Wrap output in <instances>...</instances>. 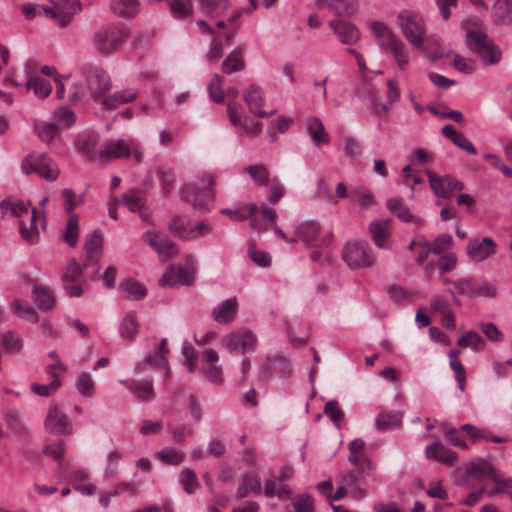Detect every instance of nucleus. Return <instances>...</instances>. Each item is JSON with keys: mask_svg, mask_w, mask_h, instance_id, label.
I'll use <instances>...</instances> for the list:
<instances>
[{"mask_svg": "<svg viewBox=\"0 0 512 512\" xmlns=\"http://www.w3.org/2000/svg\"><path fill=\"white\" fill-rule=\"evenodd\" d=\"M129 31L121 24L101 26L94 33L93 43L97 51L104 55L116 52L128 39Z\"/></svg>", "mask_w": 512, "mask_h": 512, "instance_id": "f257e3e1", "label": "nucleus"}, {"mask_svg": "<svg viewBox=\"0 0 512 512\" xmlns=\"http://www.w3.org/2000/svg\"><path fill=\"white\" fill-rule=\"evenodd\" d=\"M397 24L406 38L414 47L421 48L426 36V24L423 17L412 10H402L397 16Z\"/></svg>", "mask_w": 512, "mask_h": 512, "instance_id": "f03ea898", "label": "nucleus"}, {"mask_svg": "<svg viewBox=\"0 0 512 512\" xmlns=\"http://www.w3.org/2000/svg\"><path fill=\"white\" fill-rule=\"evenodd\" d=\"M468 48L478 53L486 65H493L500 61L501 50L483 31H469L466 34Z\"/></svg>", "mask_w": 512, "mask_h": 512, "instance_id": "7ed1b4c3", "label": "nucleus"}, {"mask_svg": "<svg viewBox=\"0 0 512 512\" xmlns=\"http://www.w3.org/2000/svg\"><path fill=\"white\" fill-rule=\"evenodd\" d=\"M21 169L26 175L36 173L38 176L55 181L60 174L57 163L43 153H31L27 155L21 164Z\"/></svg>", "mask_w": 512, "mask_h": 512, "instance_id": "20e7f679", "label": "nucleus"}, {"mask_svg": "<svg viewBox=\"0 0 512 512\" xmlns=\"http://www.w3.org/2000/svg\"><path fill=\"white\" fill-rule=\"evenodd\" d=\"M169 349L167 347V339L163 338L153 352L148 353L142 360L134 365V373L142 374L150 369H164V378L170 377V368L167 359Z\"/></svg>", "mask_w": 512, "mask_h": 512, "instance_id": "39448f33", "label": "nucleus"}, {"mask_svg": "<svg viewBox=\"0 0 512 512\" xmlns=\"http://www.w3.org/2000/svg\"><path fill=\"white\" fill-rule=\"evenodd\" d=\"M100 156L108 161L132 156L139 163L143 159V153L134 140L109 141L101 148Z\"/></svg>", "mask_w": 512, "mask_h": 512, "instance_id": "423d86ee", "label": "nucleus"}, {"mask_svg": "<svg viewBox=\"0 0 512 512\" xmlns=\"http://www.w3.org/2000/svg\"><path fill=\"white\" fill-rule=\"evenodd\" d=\"M181 197L190 203L194 209L207 212L211 209L214 201V191L207 188H198L194 184H186L181 189Z\"/></svg>", "mask_w": 512, "mask_h": 512, "instance_id": "0eeeda50", "label": "nucleus"}, {"mask_svg": "<svg viewBox=\"0 0 512 512\" xmlns=\"http://www.w3.org/2000/svg\"><path fill=\"white\" fill-rule=\"evenodd\" d=\"M141 240L143 243L150 246L163 262L174 258L179 253L176 244L166 237H163L157 231L149 230L144 232L141 235Z\"/></svg>", "mask_w": 512, "mask_h": 512, "instance_id": "6e6552de", "label": "nucleus"}, {"mask_svg": "<svg viewBox=\"0 0 512 512\" xmlns=\"http://www.w3.org/2000/svg\"><path fill=\"white\" fill-rule=\"evenodd\" d=\"M141 240L143 243L150 246L163 262L174 258L179 253L176 244L166 237H163L157 231L149 230L144 232L141 235Z\"/></svg>", "mask_w": 512, "mask_h": 512, "instance_id": "1a4fd4ad", "label": "nucleus"}, {"mask_svg": "<svg viewBox=\"0 0 512 512\" xmlns=\"http://www.w3.org/2000/svg\"><path fill=\"white\" fill-rule=\"evenodd\" d=\"M319 233L320 225L315 221L303 222L295 227V234L307 247L321 248L331 243V234L319 236Z\"/></svg>", "mask_w": 512, "mask_h": 512, "instance_id": "9d476101", "label": "nucleus"}, {"mask_svg": "<svg viewBox=\"0 0 512 512\" xmlns=\"http://www.w3.org/2000/svg\"><path fill=\"white\" fill-rule=\"evenodd\" d=\"M81 10L79 0H58L52 7H48L46 17L54 20L59 27H66L73 16Z\"/></svg>", "mask_w": 512, "mask_h": 512, "instance_id": "9b49d317", "label": "nucleus"}, {"mask_svg": "<svg viewBox=\"0 0 512 512\" xmlns=\"http://www.w3.org/2000/svg\"><path fill=\"white\" fill-rule=\"evenodd\" d=\"M81 10L79 0H58L52 7H48L46 17L54 20L59 27H66L73 16Z\"/></svg>", "mask_w": 512, "mask_h": 512, "instance_id": "f8f14e48", "label": "nucleus"}, {"mask_svg": "<svg viewBox=\"0 0 512 512\" xmlns=\"http://www.w3.org/2000/svg\"><path fill=\"white\" fill-rule=\"evenodd\" d=\"M45 430L54 435H71L73 425L67 415L58 406H50L44 422Z\"/></svg>", "mask_w": 512, "mask_h": 512, "instance_id": "ddd939ff", "label": "nucleus"}, {"mask_svg": "<svg viewBox=\"0 0 512 512\" xmlns=\"http://www.w3.org/2000/svg\"><path fill=\"white\" fill-rule=\"evenodd\" d=\"M466 476L468 479H490L498 485L505 487L512 486V480H500L497 471L486 460L477 459L471 461L466 467Z\"/></svg>", "mask_w": 512, "mask_h": 512, "instance_id": "4468645a", "label": "nucleus"}, {"mask_svg": "<svg viewBox=\"0 0 512 512\" xmlns=\"http://www.w3.org/2000/svg\"><path fill=\"white\" fill-rule=\"evenodd\" d=\"M427 175L430 187L437 197L448 198L455 191L464 188L463 183L451 175L438 176L431 171H427Z\"/></svg>", "mask_w": 512, "mask_h": 512, "instance_id": "2eb2a0df", "label": "nucleus"}, {"mask_svg": "<svg viewBox=\"0 0 512 512\" xmlns=\"http://www.w3.org/2000/svg\"><path fill=\"white\" fill-rule=\"evenodd\" d=\"M86 81L91 97L102 105V100L107 98L105 93L112 87L109 75L102 70H91L86 74Z\"/></svg>", "mask_w": 512, "mask_h": 512, "instance_id": "dca6fc26", "label": "nucleus"}, {"mask_svg": "<svg viewBox=\"0 0 512 512\" xmlns=\"http://www.w3.org/2000/svg\"><path fill=\"white\" fill-rule=\"evenodd\" d=\"M24 69L27 79L24 88L33 90L34 94L40 99L47 98L52 92V85L48 80L36 75L38 71L36 64L27 62Z\"/></svg>", "mask_w": 512, "mask_h": 512, "instance_id": "f3484780", "label": "nucleus"}, {"mask_svg": "<svg viewBox=\"0 0 512 512\" xmlns=\"http://www.w3.org/2000/svg\"><path fill=\"white\" fill-rule=\"evenodd\" d=\"M44 227V218L35 208L29 216L19 221L20 234L27 242L33 244L39 240L40 230Z\"/></svg>", "mask_w": 512, "mask_h": 512, "instance_id": "a211bd4d", "label": "nucleus"}, {"mask_svg": "<svg viewBox=\"0 0 512 512\" xmlns=\"http://www.w3.org/2000/svg\"><path fill=\"white\" fill-rule=\"evenodd\" d=\"M497 245L490 237L482 239H472L466 246L469 258L473 261L480 262L496 253Z\"/></svg>", "mask_w": 512, "mask_h": 512, "instance_id": "6ab92c4d", "label": "nucleus"}, {"mask_svg": "<svg viewBox=\"0 0 512 512\" xmlns=\"http://www.w3.org/2000/svg\"><path fill=\"white\" fill-rule=\"evenodd\" d=\"M391 220L390 219H379L370 222L369 233L374 244L384 250L391 248L390 236H391Z\"/></svg>", "mask_w": 512, "mask_h": 512, "instance_id": "aec40b11", "label": "nucleus"}, {"mask_svg": "<svg viewBox=\"0 0 512 512\" xmlns=\"http://www.w3.org/2000/svg\"><path fill=\"white\" fill-rule=\"evenodd\" d=\"M119 383L125 386L134 397L141 402L152 401L155 397L153 380H119Z\"/></svg>", "mask_w": 512, "mask_h": 512, "instance_id": "412c9836", "label": "nucleus"}, {"mask_svg": "<svg viewBox=\"0 0 512 512\" xmlns=\"http://www.w3.org/2000/svg\"><path fill=\"white\" fill-rule=\"evenodd\" d=\"M290 371V363L283 356L268 357L260 369V378L267 380L273 375L287 377Z\"/></svg>", "mask_w": 512, "mask_h": 512, "instance_id": "4be33fe9", "label": "nucleus"}, {"mask_svg": "<svg viewBox=\"0 0 512 512\" xmlns=\"http://www.w3.org/2000/svg\"><path fill=\"white\" fill-rule=\"evenodd\" d=\"M243 98L252 114L260 118L273 114V112L268 114L262 109L264 105V93L260 87L255 85L249 86L245 91Z\"/></svg>", "mask_w": 512, "mask_h": 512, "instance_id": "5701e85b", "label": "nucleus"}, {"mask_svg": "<svg viewBox=\"0 0 512 512\" xmlns=\"http://www.w3.org/2000/svg\"><path fill=\"white\" fill-rule=\"evenodd\" d=\"M384 53L391 54L400 70H405L410 61V53L406 44L398 36L391 41L382 50Z\"/></svg>", "mask_w": 512, "mask_h": 512, "instance_id": "b1692460", "label": "nucleus"}, {"mask_svg": "<svg viewBox=\"0 0 512 512\" xmlns=\"http://www.w3.org/2000/svg\"><path fill=\"white\" fill-rule=\"evenodd\" d=\"M193 278L194 273L188 268L180 267L175 269L173 267H169L159 280V283L162 286L172 287L178 284H190L193 281Z\"/></svg>", "mask_w": 512, "mask_h": 512, "instance_id": "393cba45", "label": "nucleus"}, {"mask_svg": "<svg viewBox=\"0 0 512 512\" xmlns=\"http://www.w3.org/2000/svg\"><path fill=\"white\" fill-rule=\"evenodd\" d=\"M238 312V303L235 298L222 301L212 310V318L219 324H229Z\"/></svg>", "mask_w": 512, "mask_h": 512, "instance_id": "a878e982", "label": "nucleus"}, {"mask_svg": "<svg viewBox=\"0 0 512 512\" xmlns=\"http://www.w3.org/2000/svg\"><path fill=\"white\" fill-rule=\"evenodd\" d=\"M387 209L396 216L400 221L404 223H411L414 225H419L421 223V219L410 213L409 209L405 206L402 198L400 197H391L387 199L386 202Z\"/></svg>", "mask_w": 512, "mask_h": 512, "instance_id": "bb28decb", "label": "nucleus"}, {"mask_svg": "<svg viewBox=\"0 0 512 512\" xmlns=\"http://www.w3.org/2000/svg\"><path fill=\"white\" fill-rule=\"evenodd\" d=\"M121 203L132 212H138L144 222L151 221V213L145 206L143 198L136 191H129L122 195Z\"/></svg>", "mask_w": 512, "mask_h": 512, "instance_id": "cd10ccee", "label": "nucleus"}, {"mask_svg": "<svg viewBox=\"0 0 512 512\" xmlns=\"http://www.w3.org/2000/svg\"><path fill=\"white\" fill-rule=\"evenodd\" d=\"M307 132L314 145H326L330 141V137L326 132L322 121L316 116H309L305 120Z\"/></svg>", "mask_w": 512, "mask_h": 512, "instance_id": "c85d7f7f", "label": "nucleus"}, {"mask_svg": "<svg viewBox=\"0 0 512 512\" xmlns=\"http://www.w3.org/2000/svg\"><path fill=\"white\" fill-rule=\"evenodd\" d=\"M425 453L427 458L434 459L449 466H453L457 462V454L438 442L427 446Z\"/></svg>", "mask_w": 512, "mask_h": 512, "instance_id": "c756f323", "label": "nucleus"}, {"mask_svg": "<svg viewBox=\"0 0 512 512\" xmlns=\"http://www.w3.org/2000/svg\"><path fill=\"white\" fill-rule=\"evenodd\" d=\"M442 134L449 139L459 149L475 155L477 150L472 142L460 131H456L451 124H446L442 128Z\"/></svg>", "mask_w": 512, "mask_h": 512, "instance_id": "7c9ffc66", "label": "nucleus"}, {"mask_svg": "<svg viewBox=\"0 0 512 512\" xmlns=\"http://www.w3.org/2000/svg\"><path fill=\"white\" fill-rule=\"evenodd\" d=\"M492 21L499 26L512 25V1L496 0L493 4Z\"/></svg>", "mask_w": 512, "mask_h": 512, "instance_id": "2f4dec72", "label": "nucleus"}, {"mask_svg": "<svg viewBox=\"0 0 512 512\" xmlns=\"http://www.w3.org/2000/svg\"><path fill=\"white\" fill-rule=\"evenodd\" d=\"M261 492V481L255 471H250L242 475L239 479L237 497L244 498L249 493L259 494Z\"/></svg>", "mask_w": 512, "mask_h": 512, "instance_id": "473e14b6", "label": "nucleus"}, {"mask_svg": "<svg viewBox=\"0 0 512 512\" xmlns=\"http://www.w3.org/2000/svg\"><path fill=\"white\" fill-rule=\"evenodd\" d=\"M369 29L376 38L381 50L397 37L393 30L383 21H371Z\"/></svg>", "mask_w": 512, "mask_h": 512, "instance_id": "72a5a7b5", "label": "nucleus"}, {"mask_svg": "<svg viewBox=\"0 0 512 512\" xmlns=\"http://www.w3.org/2000/svg\"><path fill=\"white\" fill-rule=\"evenodd\" d=\"M112 12L121 18H134L140 10V3L138 0H112Z\"/></svg>", "mask_w": 512, "mask_h": 512, "instance_id": "f704fd0d", "label": "nucleus"}, {"mask_svg": "<svg viewBox=\"0 0 512 512\" xmlns=\"http://www.w3.org/2000/svg\"><path fill=\"white\" fill-rule=\"evenodd\" d=\"M460 430L465 431L473 443L480 440H485L486 442L491 443H503L506 441L503 437L494 436L490 431L478 428L469 423L463 424L460 427Z\"/></svg>", "mask_w": 512, "mask_h": 512, "instance_id": "c9c22d12", "label": "nucleus"}, {"mask_svg": "<svg viewBox=\"0 0 512 512\" xmlns=\"http://www.w3.org/2000/svg\"><path fill=\"white\" fill-rule=\"evenodd\" d=\"M137 95L136 90L131 88L116 91L112 96L102 100V106L104 109H115L122 104L134 101Z\"/></svg>", "mask_w": 512, "mask_h": 512, "instance_id": "e433bc0d", "label": "nucleus"}, {"mask_svg": "<svg viewBox=\"0 0 512 512\" xmlns=\"http://www.w3.org/2000/svg\"><path fill=\"white\" fill-rule=\"evenodd\" d=\"M34 301L37 307L42 311H50L55 305V298L52 291L43 285H34L33 287Z\"/></svg>", "mask_w": 512, "mask_h": 512, "instance_id": "4c0bfd02", "label": "nucleus"}, {"mask_svg": "<svg viewBox=\"0 0 512 512\" xmlns=\"http://www.w3.org/2000/svg\"><path fill=\"white\" fill-rule=\"evenodd\" d=\"M459 349H452L448 353L450 367L454 372L455 380L458 384L459 389L464 392L466 385V371L459 359L460 356Z\"/></svg>", "mask_w": 512, "mask_h": 512, "instance_id": "58836bf2", "label": "nucleus"}, {"mask_svg": "<svg viewBox=\"0 0 512 512\" xmlns=\"http://www.w3.org/2000/svg\"><path fill=\"white\" fill-rule=\"evenodd\" d=\"M375 262L373 250L362 243H354V267L366 268Z\"/></svg>", "mask_w": 512, "mask_h": 512, "instance_id": "ea45409f", "label": "nucleus"}, {"mask_svg": "<svg viewBox=\"0 0 512 512\" xmlns=\"http://www.w3.org/2000/svg\"><path fill=\"white\" fill-rule=\"evenodd\" d=\"M167 4L172 17L176 20L189 18L193 13L192 0H168Z\"/></svg>", "mask_w": 512, "mask_h": 512, "instance_id": "a19ab883", "label": "nucleus"}, {"mask_svg": "<svg viewBox=\"0 0 512 512\" xmlns=\"http://www.w3.org/2000/svg\"><path fill=\"white\" fill-rule=\"evenodd\" d=\"M403 414L399 411H384L377 415L375 419V427L384 431L394 426L401 425Z\"/></svg>", "mask_w": 512, "mask_h": 512, "instance_id": "79ce46f5", "label": "nucleus"}, {"mask_svg": "<svg viewBox=\"0 0 512 512\" xmlns=\"http://www.w3.org/2000/svg\"><path fill=\"white\" fill-rule=\"evenodd\" d=\"M354 473L359 470L361 475H368L371 471L370 460L361 453L364 447V441L361 439H354Z\"/></svg>", "mask_w": 512, "mask_h": 512, "instance_id": "37998d69", "label": "nucleus"}, {"mask_svg": "<svg viewBox=\"0 0 512 512\" xmlns=\"http://www.w3.org/2000/svg\"><path fill=\"white\" fill-rule=\"evenodd\" d=\"M200 10L209 17L223 14L229 7L228 0H197Z\"/></svg>", "mask_w": 512, "mask_h": 512, "instance_id": "c03bdc74", "label": "nucleus"}, {"mask_svg": "<svg viewBox=\"0 0 512 512\" xmlns=\"http://www.w3.org/2000/svg\"><path fill=\"white\" fill-rule=\"evenodd\" d=\"M318 4L321 8L329 9L338 17L349 18L350 16V0H320Z\"/></svg>", "mask_w": 512, "mask_h": 512, "instance_id": "a18cd8bd", "label": "nucleus"}, {"mask_svg": "<svg viewBox=\"0 0 512 512\" xmlns=\"http://www.w3.org/2000/svg\"><path fill=\"white\" fill-rule=\"evenodd\" d=\"M121 291L125 298L140 300L145 297L147 291L146 288L139 282L127 279L120 284Z\"/></svg>", "mask_w": 512, "mask_h": 512, "instance_id": "49530a36", "label": "nucleus"}, {"mask_svg": "<svg viewBox=\"0 0 512 512\" xmlns=\"http://www.w3.org/2000/svg\"><path fill=\"white\" fill-rule=\"evenodd\" d=\"M245 66L243 53L240 49H234L223 61L222 70L226 74L241 71Z\"/></svg>", "mask_w": 512, "mask_h": 512, "instance_id": "de8ad7c7", "label": "nucleus"}, {"mask_svg": "<svg viewBox=\"0 0 512 512\" xmlns=\"http://www.w3.org/2000/svg\"><path fill=\"white\" fill-rule=\"evenodd\" d=\"M138 326L136 314L134 312L127 313L120 325V336L124 339L134 340L138 333Z\"/></svg>", "mask_w": 512, "mask_h": 512, "instance_id": "09e8293b", "label": "nucleus"}, {"mask_svg": "<svg viewBox=\"0 0 512 512\" xmlns=\"http://www.w3.org/2000/svg\"><path fill=\"white\" fill-rule=\"evenodd\" d=\"M79 236V216L71 214L68 216L63 238L70 247H75Z\"/></svg>", "mask_w": 512, "mask_h": 512, "instance_id": "8fccbe9b", "label": "nucleus"}, {"mask_svg": "<svg viewBox=\"0 0 512 512\" xmlns=\"http://www.w3.org/2000/svg\"><path fill=\"white\" fill-rule=\"evenodd\" d=\"M11 309L12 312L20 318H24L33 323L38 321V315L35 309L25 301L15 299L11 303Z\"/></svg>", "mask_w": 512, "mask_h": 512, "instance_id": "3c124183", "label": "nucleus"}, {"mask_svg": "<svg viewBox=\"0 0 512 512\" xmlns=\"http://www.w3.org/2000/svg\"><path fill=\"white\" fill-rule=\"evenodd\" d=\"M329 26L343 44H350L352 40V26L349 21L345 19L331 20Z\"/></svg>", "mask_w": 512, "mask_h": 512, "instance_id": "603ef678", "label": "nucleus"}, {"mask_svg": "<svg viewBox=\"0 0 512 512\" xmlns=\"http://www.w3.org/2000/svg\"><path fill=\"white\" fill-rule=\"evenodd\" d=\"M71 483L74 489L85 495H93L95 488L90 484L88 474L85 471H75L71 475Z\"/></svg>", "mask_w": 512, "mask_h": 512, "instance_id": "864d4df0", "label": "nucleus"}, {"mask_svg": "<svg viewBox=\"0 0 512 512\" xmlns=\"http://www.w3.org/2000/svg\"><path fill=\"white\" fill-rule=\"evenodd\" d=\"M192 226L180 217H173L168 223V229L172 235L184 240H190Z\"/></svg>", "mask_w": 512, "mask_h": 512, "instance_id": "5fc2aeb1", "label": "nucleus"}, {"mask_svg": "<svg viewBox=\"0 0 512 512\" xmlns=\"http://www.w3.org/2000/svg\"><path fill=\"white\" fill-rule=\"evenodd\" d=\"M75 386L77 391L84 397H92L95 393V382L88 372L79 374Z\"/></svg>", "mask_w": 512, "mask_h": 512, "instance_id": "6e6d98bb", "label": "nucleus"}, {"mask_svg": "<svg viewBox=\"0 0 512 512\" xmlns=\"http://www.w3.org/2000/svg\"><path fill=\"white\" fill-rule=\"evenodd\" d=\"M34 129L38 137L46 143H50L59 134L56 123L39 122L35 124Z\"/></svg>", "mask_w": 512, "mask_h": 512, "instance_id": "4d7b16f0", "label": "nucleus"}, {"mask_svg": "<svg viewBox=\"0 0 512 512\" xmlns=\"http://www.w3.org/2000/svg\"><path fill=\"white\" fill-rule=\"evenodd\" d=\"M257 210L258 207L255 204L249 203L235 210L223 209L222 213L227 215L232 220L243 221L253 216Z\"/></svg>", "mask_w": 512, "mask_h": 512, "instance_id": "13d9d810", "label": "nucleus"}, {"mask_svg": "<svg viewBox=\"0 0 512 512\" xmlns=\"http://www.w3.org/2000/svg\"><path fill=\"white\" fill-rule=\"evenodd\" d=\"M458 345L461 347H470L474 351H479L483 348L484 339L475 331H468L458 339Z\"/></svg>", "mask_w": 512, "mask_h": 512, "instance_id": "bf43d9fd", "label": "nucleus"}, {"mask_svg": "<svg viewBox=\"0 0 512 512\" xmlns=\"http://www.w3.org/2000/svg\"><path fill=\"white\" fill-rule=\"evenodd\" d=\"M244 172L249 174L255 184L264 186L269 181V171L264 165H252L244 169Z\"/></svg>", "mask_w": 512, "mask_h": 512, "instance_id": "052dcab7", "label": "nucleus"}, {"mask_svg": "<svg viewBox=\"0 0 512 512\" xmlns=\"http://www.w3.org/2000/svg\"><path fill=\"white\" fill-rule=\"evenodd\" d=\"M291 507L293 511L288 508L287 512H314V501L308 494H299L294 498Z\"/></svg>", "mask_w": 512, "mask_h": 512, "instance_id": "680f3d73", "label": "nucleus"}, {"mask_svg": "<svg viewBox=\"0 0 512 512\" xmlns=\"http://www.w3.org/2000/svg\"><path fill=\"white\" fill-rule=\"evenodd\" d=\"M2 345L7 352L18 353L23 346L22 338L14 331H7L2 337Z\"/></svg>", "mask_w": 512, "mask_h": 512, "instance_id": "e2e57ef3", "label": "nucleus"}, {"mask_svg": "<svg viewBox=\"0 0 512 512\" xmlns=\"http://www.w3.org/2000/svg\"><path fill=\"white\" fill-rule=\"evenodd\" d=\"M179 481L184 491L188 494H193L199 487V482L196 477V474L188 468H184L181 471Z\"/></svg>", "mask_w": 512, "mask_h": 512, "instance_id": "0e129e2a", "label": "nucleus"}, {"mask_svg": "<svg viewBox=\"0 0 512 512\" xmlns=\"http://www.w3.org/2000/svg\"><path fill=\"white\" fill-rule=\"evenodd\" d=\"M61 195L64 199V209L68 216L73 214L72 212L83 203V197L76 195L72 189H64Z\"/></svg>", "mask_w": 512, "mask_h": 512, "instance_id": "69168bd1", "label": "nucleus"}, {"mask_svg": "<svg viewBox=\"0 0 512 512\" xmlns=\"http://www.w3.org/2000/svg\"><path fill=\"white\" fill-rule=\"evenodd\" d=\"M204 378L214 384L223 383V370L217 363L201 367Z\"/></svg>", "mask_w": 512, "mask_h": 512, "instance_id": "338daca9", "label": "nucleus"}, {"mask_svg": "<svg viewBox=\"0 0 512 512\" xmlns=\"http://www.w3.org/2000/svg\"><path fill=\"white\" fill-rule=\"evenodd\" d=\"M156 457L169 465H179L183 461V454L175 448H166L156 452Z\"/></svg>", "mask_w": 512, "mask_h": 512, "instance_id": "774afa93", "label": "nucleus"}]
</instances>
